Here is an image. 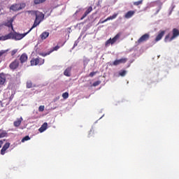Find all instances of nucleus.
Here are the masks:
<instances>
[{
  "instance_id": "f257e3e1",
  "label": "nucleus",
  "mask_w": 179,
  "mask_h": 179,
  "mask_svg": "<svg viewBox=\"0 0 179 179\" xmlns=\"http://www.w3.org/2000/svg\"><path fill=\"white\" fill-rule=\"evenodd\" d=\"M30 31H27L24 34H18L17 32H10L8 34L0 36V41H6V40H22L24 37H26Z\"/></svg>"
},
{
  "instance_id": "f03ea898",
  "label": "nucleus",
  "mask_w": 179,
  "mask_h": 179,
  "mask_svg": "<svg viewBox=\"0 0 179 179\" xmlns=\"http://www.w3.org/2000/svg\"><path fill=\"white\" fill-rule=\"evenodd\" d=\"M32 13H34V15H35L36 18H35L33 26L29 30V31H31V30H33L34 27H37V26H38V24H40V23H41L43 20H44V16H45L44 13L40 11H32Z\"/></svg>"
},
{
  "instance_id": "7ed1b4c3",
  "label": "nucleus",
  "mask_w": 179,
  "mask_h": 179,
  "mask_svg": "<svg viewBox=\"0 0 179 179\" xmlns=\"http://www.w3.org/2000/svg\"><path fill=\"white\" fill-rule=\"evenodd\" d=\"M179 36V30L177 28H174L172 30V36H170V34H167L165 36L164 41L165 43H170V41H173V40L177 38Z\"/></svg>"
},
{
  "instance_id": "20e7f679",
  "label": "nucleus",
  "mask_w": 179,
  "mask_h": 179,
  "mask_svg": "<svg viewBox=\"0 0 179 179\" xmlns=\"http://www.w3.org/2000/svg\"><path fill=\"white\" fill-rule=\"evenodd\" d=\"M121 32L117 34L113 38H109L108 41H106L105 45L106 47H108L109 44H115L117 43V40H119V38L121 37Z\"/></svg>"
},
{
  "instance_id": "39448f33",
  "label": "nucleus",
  "mask_w": 179,
  "mask_h": 179,
  "mask_svg": "<svg viewBox=\"0 0 179 179\" xmlns=\"http://www.w3.org/2000/svg\"><path fill=\"white\" fill-rule=\"evenodd\" d=\"M45 62L44 59L41 57L33 58L30 61L31 66H36L37 65H43Z\"/></svg>"
},
{
  "instance_id": "423d86ee",
  "label": "nucleus",
  "mask_w": 179,
  "mask_h": 179,
  "mask_svg": "<svg viewBox=\"0 0 179 179\" xmlns=\"http://www.w3.org/2000/svg\"><path fill=\"white\" fill-rule=\"evenodd\" d=\"M128 61L127 58L123 57L120 59L115 60L113 64H111V66H117L118 65H121V64H126V62Z\"/></svg>"
},
{
  "instance_id": "0eeeda50",
  "label": "nucleus",
  "mask_w": 179,
  "mask_h": 179,
  "mask_svg": "<svg viewBox=\"0 0 179 179\" xmlns=\"http://www.w3.org/2000/svg\"><path fill=\"white\" fill-rule=\"evenodd\" d=\"M20 62L19 60L15 59L13 62H12L9 64V68L11 69V71H15V69H17L19 68Z\"/></svg>"
},
{
  "instance_id": "6e6552de",
  "label": "nucleus",
  "mask_w": 179,
  "mask_h": 179,
  "mask_svg": "<svg viewBox=\"0 0 179 179\" xmlns=\"http://www.w3.org/2000/svg\"><path fill=\"white\" fill-rule=\"evenodd\" d=\"M150 38V35L149 34H145L139 39L137 41L138 44H142V43H145V41H148Z\"/></svg>"
},
{
  "instance_id": "1a4fd4ad",
  "label": "nucleus",
  "mask_w": 179,
  "mask_h": 179,
  "mask_svg": "<svg viewBox=\"0 0 179 179\" xmlns=\"http://www.w3.org/2000/svg\"><path fill=\"white\" fill-rule=\"evenodd\" d=\"M24 8V4H13L10 7L11 10H14L15 12L17 10H22V8Z\"/></svg>"
},
{
  "instance_id": "9d476101",
  "label": "nucleus",
  "mask_w": 179,
  "mask_h": 179,
  "mask_svg": "<svg viewBox=\"0 0 179 179\" xmlns=\"http://www.w3.org/2000/svg\"><path fill=\"white\" fill-rule=\"evenodd\" d=\"M165 34H166V31H160L155 38V41L156 42L160 41V40L163 38V36H164Z\"/></svg>"
},
{
  "instance_id": "9b49d317",
  "label": "nucleus",
  "mask_w": 179,
  "mask_h": 179,
  "mask_svg": "<svg viewBox=\"0 0 179 179\" xmlns=\"http://www.w3.org/2000/svg\"><path fill=\"white\" fill-rule=\"evenodd\" d=\"M9 146H10V143H6V144H4L2 149L1 150V155H5L6 150L9 149Z\"/></svg>"
},
{
  "instance_id": "f8f14e48",
  "label": "nucleus",
  "mask_w": 179,
  "mask_h": 179,
  "mask_svg": "<svg viewBox=\"0 0 179 179\" xmlns=\"http://www.w3.org/2000/svg\"><path fill=\"white\" fill-rule=\"evenodd\" d=\"M27 54L23 53L20 57V64H24V62H27Z\"/></svg>"
},
{
  "instance_id": "ddd939ff",
  "label": "nucleus",
  "mask_w": 179,
  "mask_h": 179,
  "mask_svg": "<svg viewBox=\"0 0 179 179\" xmlns=\"http://www.w3.org/2000/svg\"><path fill=\"white\" fill-rule=\"evenodd\" d=\"M92 10H93V7L90 6L86 11L85 12V13L83 15L82 17L80 18V20H83L85 19V17H86V16H87V15H89V13H90V12H92Z\"/></svg>"
},
{
  "instance_id": "4468645a",
  "label": "nucleus",
  "mask_w": 179,
  "mask_h": 179,
  "mask_svg": "<svg viewBox=\"0 0 179 179\" xmlns=\"http://www.w3.org/2000/svg\"><path fill=\"white\" fill-rule=\"evenodd\" d=\"M6 82V76L3 73H0V85H5Z\"/></svg>"
},
{
  "instance_id": "2eb2a0df",
  "label": "nucleus",
  "mask_w": 179,
  "mask_h": 179,
  "mask_svg": "<svg viewBox=\"0 0 179 179\" xmlns=\"http://www.w3.org/2000/svg\"><path fill=\"white\" fill-rule=\"evenodd\" d=\"M135 15V10H129L125 15L124 17L126 19H131Z\"/></svg>"
},
{
  "instance_id": "dca6fc26",
  "label": "nucleus",
  "mask_w": 179,
  "mask_h": 179,
  "mask_svg": "<svg viewBox=\"0 0 179 179\" xmlns=\"http://www.w3.org/2000/svg\"><path fill=\"white\" fill-rule=\"evenodd\" d=\"M72 71V67L69 66L64 71V76H71V71Z\"/></svg>"
},
{
  "instance_id": "f3484780",
  "label": "nucleus",
  "mask_w": 179,
  "mask_h": 179,
  "mask_svg": "<svg viewBox=\"0 0 179 179\" xmlns=\"http://www.w3.org/2000/svg\"><path fill=\"white\" fill-rule=\"evenodd\" d=\"M48 36H50V32L44 31L41 34L40 37L41 40H45Z\"/></svg>"
},
{
  "instance_id": "a211bd4d",
  "label": "nucleus",
  "mask_w": 179,
  "mask_h": 179,
  "mask_svg": "<svg viewBox=\"0 0 179 179\" xmlns=\"http://www.w3.org/2000/svg\"><path fill=\"white\" fill-rule=\"evenodd\" d=\"M47 127H48V124L47 122L43 123L41 128H39V132H44L47 129Z\"/></svg>"
},
{
  "instance_id": "6ab92c4d",
  "label": "nucleus",
  "mask_w": 179,
  "mask_h": 179,
  "mask_svg": "<svg viewBox=\"0 0 179 179\" xmlns=\"http://www.w3.org/2000/svg\"><path fill=\"white\" fill-rule=\"evenodd\" d=\"M22 121H23V118L20 117V119H17V120L14 122V127H20V124H22Z\"/></svg>"
},
{
  "instance_id": "aec40b11",
  "label": "nucleus",
  "mask_w": 179,
  "mask_h": 179,
  "mask_svg": "<svg viewBox=\"0 0 179 179\" xmlns=\"http://www.w3.org/2000/svg\"><path fill=\"white\" fill-rule=\"evenodd\" d=\"M8 136V132L5 130L0 129V139L2 138H6Z\"/></svg>"
},
{
  "instance_id": "412c9836",
  "label": "nucleus",
  "mask_w": 179,
  "mask_h": 179,
  "mask_svg": "<svg viewBox=\"0 0 179 179\" xmlns=\"http://www.w3.org/2000/svg\"><path fill=\"white\" fill-rule=\"evenodd\" d=\"M13 19H10L6 23L5 26H7V27H11L12 29H13Z\"/></svg>"
},
{
  "instance_id": "4be33fe9",
  "label": "nucleus",
  "mask_w": 179,
  "mask_h": 179,
  "mask_svg": "<svg viewBox=\"0 0 179 179\" xmlns=\"http://www.w3.org/2000/svg\"><path fill=\"white\" fill-rule=\"evenodd\" d=\"M31 87H36V85H33V83L31 80L27 82V88L31 89Z\"/></svg>"
},
{
  "instance_id": "5701e85b",
  "label": "nucleus",
  "mask_w": 179,
  "mask_h": 179,
  "mask_svg": "<svg viewBox=\"0 0 179 179\" xmlns=\"http://www.w3.org/2000/svg\"><path fill=\"white\" fill-rule=\"evenodd\" d=\"M45 0H34V5H40V3H44Z\"/></svg>"
},
{
  "instance_id": "b1692460",
  "label": "nucleus",
  "mask_w": 179,
  "mask_h": 179,
  "mask_svg": "<svg viewBox=\"0 0 179 179\" xmlns=\"http://www.w3.org/2000/svg\"><path fill=\"white\" fill-rule=\"evenodd\" d=\"M142 3H143V0H140L138 1L134 2L133 5H134L135 6H139V5H142Z\"/></svg>"
},
{
  "instance_id": "393cba45",
  "label": "nucleus",
  "mask_w": 179,
  "mask_h": 179,
  "mask_svg": "<svg viewBox=\"0 0 179 179\" xmlns=\"http://www.w3.org/2000/svg\"><path fill=\"white\" fill-rule=\"evenodd\" d=\"M119 75H120V76H122V77L125 76V75H127V71H125V70L120 71L119 72Z\"/></svg>"
},
{
  "instance_id": "a878e982",
  "label": "nucleus",
  "mask_w": 179,
  "mask_h": 179,
  "mask_svg": "<svg viewBox=\"0 0 179 179\" xmlns=\"http://www.w3.org/2000/svg\"><path fill=\"white\" fill-rule=\"evenodd\" d=\"M51 52H52V51H49L46 53H39V55H41V57H47V55H50V54H51Z\"/></svg>"
},
{
  "instance_id": "bb28decb",
  "label": "nucleus",
  "mask_w": 179,
  "mask_h": 179,
  "mask_svg": "<svg viewBox=\"0 0 179 179\" xmlns=\"http://www.w3.org/2000/svg\"><path fill=\"white\" fill-rule=\"evenodd\" d=\"M62 97L64 99V100H66V99L69 97V94L68 92H64L62 94Z\"/></svg>"
},
{
  "instance_id": "cd10ccee",
  "label": "nucleus",
  "mask_w": 179,
  "mask_h": 179,
  "mask_svg": "<svg viewBox=\"0 0 179 179\" xmlns=\"http://www.w3.org/2000/svg\"><path fill=\"white\" fill-rule=\"evenodd\" d=\"M26 141H30V137H29V136H24V137L22 139L21 142L24 143V142H26Z\"/></svg>"
},
{
  "instance_id": "c85d7f7f",
  "label": "nucleus",
  "mask_w": 179,
  "mask_h": 179,
  "mask_svg": "<svg viewBox=\"0 0 179 179\" xmlns=\"http://www.w3.org/2000/svg\"><path fill=\"white\" fill-rule=\"evenodd\" d=\"M60 47L59 45H57L55 47H54L50 51H52V52H54V51H58V50H59Z\"/></svg>"
},
{
  "instance_id": "c756f323",
  "label": "nucleus",
  "mask_w": 179,
  "mask_h": 179,
  "mask_svg": "<svg viewBox=\"0 0 179 179\" xmlns=\"http://www.w3.org/2000/svg\"><path fill=\"white\" fill-rule=\"evenodd\" d=\"M100 83H101V81H96L92 84V86H94V87H96V86H99V85H100Z\"/></svg>"
},
{
  "instance_id": "7c9ffc66",
  "label": "nucleus",
  "mask_w": 179,
  "mask_h": 179,
  "mask_svg": "<svg viewBox=\"0 0 179 179\" xmlns=\"http://www.w3.org/2000/svg\"><path fill=\"white\" fill-rule=\"evenodd\" d=\"M6 52H8V50L0 51V59H1V57H2V55H3V54H6Z\"/></svg>"
},
{
  "instance_id": "2f4dec72",
  "label": "nucleus",
  "mask_w": 179,
  "mask_h": 179,
  "mask_svg": "<svg viewBox=\"0 0 179 179\" xmlns=\"http://www.w3.org/2000/svg\"><path fill=\"white\" fill-rule=\"evenodd\" d=\"M87 64H89V60H87V59H84V60H83L84 68H86V66H87Z\"/></svg>"
},
{
  "instance_id": "473e14b6",
  "label": "nucleus",
  "mask_w": 179,
  "mask_h": 179,
  "mask_svg": "<svg viewBox=\"0 0 179 179\" xmlns=\"http://www.w3.org/2000/svg\"><path fill=\"white\" fill-rule=\"evenodd\" d=\"M108 20H113V17L110 16L108 18H106L105 20L102 22V23H106V22H108Z\"/></svg>"
},
{
  "instance_id": "72a5a7b5",
  "label": "nucleus",
  "mask_w": 179,
  "mask_h": 179,
  "mask_svg": "<svg viewBox=\"0 0 179 179\" xmlns=\"http://www.w3.org/2000/svg\"><path fill=\"white\" fill-rule=\"evenodd\" d=\"M17 52V49L11 51V57H13Z\"/></svg>"
},
{
  "instance_id": "f704fd0d",
  "label": "nucleus",
  "mask_w": 179,
  "mask_h": 179,
  "mask_svg": "<svg viewBox=\"0 0 179 179\" xmlns=\"http://www.w3.org/2000/svg\"><path fill=\"white\" fill-rule=\"evenodd\" d=\"M44 106H40L39 108H38V111H41V112H43L44 111Z\"/></svg>"
},
{
  "instance_id": "c9c22d12",
  "label": "nucleus",
  "mask_w": 179,
  "mask_h": 179,
  "mask_svg": "<svg viewBox=\"0 0 179 179\" xmlns=\"http://www.w3.org/2000/svg\"><path fill=\"white\" fill-rule=\"evenodd\" d=\"M96 73H97V72H94V71L91 72V73H90V78H93V76H94V75H96Z\"/></svg>"
},
{
  "instance_id": "e433bc0d",
  "label": "nucleus",
  "mask_w": 179,
  "mask_h": 179,
  "mask_svg": "<svg viewBox=\"0 0 179 179\" xmlns=\"http://www.w3.org/2000/svg\"><path fill=\"white\" fill-rule=\"evenodd\" d=\"M117 16H118V14H113L112 15V19H115V17H117Z\"/></svg>"
},
{
  "instance_id": "4c0bfd02",
  "label": "nucleus",
  "mask_w": 179,
  "mask_h": 179,
  "mask_svg": "<svg viewBox=\"0 0 179 179\" xmlns=\"http://www.w3.org/2000/svg\"><path fill=\"white\" fill-rule=\"evenodd\" d=\"M2 145H3V141L2 140H0V148H2Z\"/></svg>"
},
{
  "instance_id": "58836bf2",
  "label": "nucleus",
  "mask_w": 179,
  "mask_h": 179,
  "mask_svg": "<svg viewBox=\"0 0 179 179\" xmlns=\"http://www.w3.org/2000/svg\"><path fill=\"white\" fill-rule=\"evenodd\" d=\"M160 11V9H159L158 10H157V13H159Z\"/></svg>"
}]
</instances>
